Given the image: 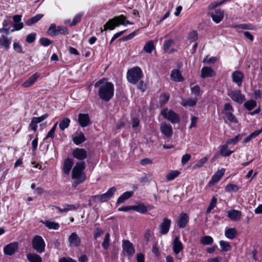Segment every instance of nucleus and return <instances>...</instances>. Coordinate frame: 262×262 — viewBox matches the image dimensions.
I'll list each match as a JSON object with an SVG mask.
<instances>
[{
	"label": "nucleus",
	"instance_id": "c03bdc74",
	"mask_svg": "<svg viewBox=\"0 0 262 262\" xmlns=\"http://www.w3.org/2000/svg\"><path fill=\"white\" fill-rule=\"evenodd\" d=\"M213 239L212 237L210 236H204L201 239V243L204 245H209L212 244Z\"/></svg>",
	"mask_w": 262,
	"mask_h": 262
},
{
	"label": "nucleus",
	"instance_id": "f8f14e48",
	"mask_svg": "<svg viewBox=\"0 0 262 262\" xmlns=\"http://www.w3.org/2000/svg\"><path fill=\"white\" fill-rule=\"evenodd\" d=\"M161 132L166 138H170L173 133L172 128L170 124L162 122L160 124V127Z\"/></svg>",
	"mask_w": 262,
	"mask_h": 262
},
{
	"label": "nucleus",
	"instance_id": "c85d7f7f",
	"mask_svg": "<svg viewBox=\"0 0 262 262\" xmlns=\"http://www.w3.org/2000/svg\"><path fill=\"white\" fill-rule=\"evenodd\" d=\"M237 234V232L235 228H231L226 229L225 235L229 239H232L234 238Z\"/></svg>",
	"mask_w": 262,
	"mask_h": 262
},
{
	"label": "nucleus",
	"instance_id": "393cba45",
	"mask_svg": "<svg viewBox=\"0 0 262 262\" xmlns=\"http://www.w3.org/2000/svg\"><path fill=\"white\" fill-rule=\"evenodd\" d=\"M11 43V38H8L7 37L2 35L0 37V47L8 50L10 48Z\"/></svg>",
	"mask_w": 262,
	"mask_h": 262
},
{
	"label": "nucleus",
	"instance_id": "a211bd4d",
	"mask_svg": "<svg viewBox=\"0 0 262 262\" xmlns=\"http://www.w3.org/2000/svg\"><path fill=\"white\" fill-rule=\"evenodd\" d=\"M78 122L80 125L84 127L91 123L90 119L88 114H79L78 115Z\"/></svg>",
	"mask_w": 262,
	"mask_h": 262
},
{
	"label": "nucleus",
	"instance_id": "3c124183",
	"mask_svg": "<svg viewBox=\"0 0 262 262\" xmlns=\"http://www.w3.org/2000/svg\"><path fill=\"white\" fill-rule=\"evenodd\" d=\"M174 43V41L172 39H169L165 40L163 45V48L165 52L167 51L170 47Z\"/></svg>",
	"mask_w": 262,
	"mask_h": 262
},
{
	"label": "nucleus",
	"instance_id": "4468645a",
	"mask_svg": "<svg viewBox=\"0 0 262 262\" xmlns=\"http://www.w3.org/2000/svg\"><path fill=\"white\" fill-rule=\"evenodd\" d=\"M232 79L233 82L237 84L238 86L242 85L244 78V74L239 71H235L232 74Z\"/></svg>",
	"mask_w": 262,
	"mask_h": 262
},
{
	"label": "nucleus",
	"instance_id": "c756f323",
	"mask_svg": "<svg viewBox=\"0 0 262 262\" xmlns=\"http://www.w3.org/2000/svg\"><path fill=\"white\" fill-rule=\"evenodd\" d=\"M133 191H126L123 193L117 200V204L123 203L125 200L129 199L133 195Z\"/></svg>",
	"mask_w": 262,
	"mask_h": 262
},
{
	"label": "nucleus",
	"instance_id": "6ab92c4d",
	"mask_svg": "<svg viewBox=\"0 0 262 262\" xmlns=\"http://www.w3.org/2000/svg\"><path fill=\"white\" fill-rule=\"evenodd\" d=\"M14 22L13 27L14 29L12 30V32L14 31H18L21 30L24 27V24L21 22V16L20 15H15L13 17Z\"/></svg>",
	"mask_w": 262,
	"mask_h": 262
},
{
	"label": "nucleus",
	"instance_id": "052dcab7",
	"mask_svg": "<svg viewBox=\"0 0 262 262\" xmlns=\"http://www.w3.org/2000/svg\"><path fill=\"white\" fill-rule=\"evenodd\" d=\"M234 28H239V29H242L244 30H254V27H250V26L248 24H240L238 25H236L233 27Z\"/></svg>",
	"mask_w": 262,
	"mask_h": 262
},
{
	"label": "nucleus",
	"instance_id": "412c9836",
	"mask_svg": "<svg viewBox=\"0 0 262 262\" xmlns=\"http://www.w3.org/2000/svg\"><path fill=\"white\" fill-rule=\"evenodd\" d=\"M242 212L241 211L231 209L228 211L227 216L232 221H237L241 220L242 217Z\"/></svg>",
	"mask_w": 262,
	"mask_h": 262
},
{
	"label": "nucleus",
	"instance_id": "0e129e2a",
	"mask_svg": "<svg viewBox=\"0 0 262 262\" xmlns=\"http://www.w3.org/2000/svg\"><path fill=\"white\" fill-rule=\"evenodd\" d=\"M103 233L104 231L102 229L97 228L94 231V238L96 239L97 238L101 236Z\"/></svg>",
	"mask_w": 262,
	"mask_h": 262
},
{
	"label": "nucleus",
	"instance_id": "bb28decb",
	"mask_svg": "<svg viewBox=\"0 0 262 262\" xmlns=\"http://www.w3.org/2000/svg\"><path fill=\"white\" fill-rule=\"evenodd\" d=\"M38 76L39 75L37 74V73H35L30 76L26 81H25L22 84V86L24 88H28L30 86L35 82Z\"/></svg>",
	"mask_w": 262,
	"mask_h": 262
},
{
	"label": "nucleus",
	"instance_id": "5701e85b",
	"mask_svg": "<svg viewBox=\"0 0 262 262\" xmlns=\"http://www.w3.org/2000/svg\"><path fill=\"white\" fill-rule=\"evenodd\" d=\"M170 79L171 80L176 82H182L184 80L180 71L178 69H174L171 71Z\"/></svg>",
	"mask_w": 262,
	"mask_h": 262
},
{
	"label": "nucleus",
	"instance_id": "dca6fc26",
	"mask_svg": "<svg viewBox=\"0 0 262 262\" xmlns=\"http://www.w3.org/2000/svg\"><path fill=\"white\" fill-rule=\"evenodd\" d=\"M213 21L218 24L220 23L224 18V12L221 9H217L214 13L210 14Z\"/></svg>",
	"mask_w": 262,
	"mask_h": 262
},
{
	"label": "nucleus",
	"instance_id": "6e6d98bb",
	"mask_svg": "<svg viewBox=\"0 0 262 262\" xmlns=\"http://www.w3.org/2000/svg\"><path fill=\"white\" fill-rule=\"evenodd\" d=\"M82 16V13H79L77 14L73 19V20L72 23L70 24V26H75L78 23H79L81 19V17Z\"/></svg>",
	"mask_w": 262,
	"mask_h": 262
},
{
	"label": "nucleus",
	"instance_id": "f257e3e1",
	"mask_svg": "<svg viewBox=\"0 0 262 262\" xmlns=\"http://www.w3.org/2000/svg\"><path fill=\"white\" fill-rule=\"evenodd\" d=\"M94 86L98 89V94L101 100L108 102L113 97L114 86L107 79L103 78L99 80L95 83Z\"/></svg>",
	"mask_w": 262,
	"mask_h": 262
},
{
	"label": "nucleus",
	"instance_id": "338daca9",
	"mask_svg": "<svg viewBox=\"0 0 262 262\" xmlns=\"http://www.w3.org/2000/svg\"><path fill=\"white\" fill-rule=\"evenodd\" d=\"M191 91L195 96H199L200 92V89L198 85H196L191 88Z\"/></svg>",
	"mask_w": 262,
	"mask_h": 262
},
{
	"label": "nucleus",
	"instance_id": "c9c22d12",
	"mask_svg": "<svg viewBox=\"0 0 262 262\" xmlns=\"http://www.w3.org/2000/svg\"><path fill=\"white\" fill-rule=\"evenodd\" d=\"M133 210H135L141 213H145L147 211L146 207L143 204L133 206Z\"/></svg>",
	"mask_w": 262,
	"mask_h": 262
},
{
	"label": "nucleus",
	"instance_id": "37998d69",
	"mask_svg": "<svg viewBox=\"0 0 262 262\" xmlns=\"http://www.w3.org/2000/svg\"><path fill=\"white\" fill-rule=\"evenodd\" d=\"M180 172L178 170H172L169 172L166 176L167 181H171L179 176Z\"/></svg>",
	"mask_w": 262,
	"mask_h": 262
},
{
	"label": "nucleus",
	"instance_id": "4c0bfd02",
	"mask_svg": "<svg viewBox=\"0 0 262 262\" xmlns=\"http://www.w3.org/2000/svg\"><path fill=\"white\" fill-rule=\"evenodd\" d=\"M155 49V46L153 41H147L143 48L144 51L147 53H151Z\"/></svg>",
	"mask_w": 262,
	"mask_h": 262
},
{
	"label": "nucleus",
	"instance_id": "e2e57ef3",
	"mask_svg": "<svg viewBox=\"0 0 262 262\" xmlns=\"http://www.w3.org/2000/svg\"><path fill=\"white\" fill-rule=\"evenodd\" d=\"M191 155L189 154H186L182 156L181 163L182 165L186 164L191 159Z\"/></svg>",
	"mask_w": 262,
	"mask_h": 262
},
{
	"label": "nucleus",
	"instance_id": "473e14b6",
	"mask_svg": "<svg viewBox=\"0 0 262 262\" xmlns=\"http://www.w3.org/2000/svg\"><path fill=\"white\" fill-rule=\"evenodd\" d=\"M46 227L50 230H57L59 228V225L57 223L51 222L50 221H45L42 222Z\"/></svg>",
	"mask_w": 262,
	"mask_h": 262
},
{
	"label": "nucleus",
	"instance_id": "b1692460",
	"mask_svg": "<svg viewBox=\"0 0 262 262\" xmlns=\"http://www.w3.org/2000/svg\"><path fill=\"white\" fill-rule=\"evenodd\" d=\"M183 249L182 242L180 241L179 237L176 236L173 242V250L176 254H178Z\"/></svg>",
	"mask_w": 262,
	"mask_h": 262
},
{
	"label": "nucleus",
	"instance_id": "ea45409f",
	"mask_svg": "<svg viewBox=\"0 0 262 262\" xmlns=\"http://www.w3.org/2000/svg\"><path fill=\"white\" fill-rule=\"evenodd\" d=\"M220 245L221 248V251L222 252H227L231 250V246L229 242L221 241Z\"/></svg>",
	"mask_w": 262,
	"mask_h": 262
},
{
	"label": "nucleus",
	"instance_id": "774afa93",
	"mask_svg": "<svg viewBox=\"0 0 262 262\" xmlns=\"http://www.w3.org/2000/svg\"><path fill=\"white\" fill-rule=\"evenodd\" d=\"M13 49L18 53H23V50L21 46L19 45V43L17 42H14L13 43Z\"/></svg>",
	"mask_w": 262,
	"mask_h": 262
},
{
	"label": "nucleus",
	"instance_id": "aec40b11",
	"mask_svg": "<svg viewBox=\"0 0 262 262\" xmlns=\"http://www.w3.org/2000/svg\"><path fill=\"white\" fill-rule=\"evenodd\" d=\"M73 164L74 162L73 159L71 158H67L63 163L62 168L63 172L67 175H69L73 166Z\"/></svg>",
	"mask_w": 262,
	"mask_h": 262
},
{
	"label": "nucleus",
	"instance_id": "8fccbe9b",
	"mask_svg": "<svg viewBox=\"0 0 262 262\" xmlns=\"http://www.w3.org/2000/svg\"><path fill=\"white\" fill-rule=\"evenodd\" d=\"M197 99H188L184 101H183L182 103V104L185 106H193L195 105L197 102Z\"/></svg>",
	"mask_w": 262,
	"mask_h": 262
},
{
	"label": "nucleus",
	"instance_id": "72a5a7b5",
	"mask_svg": "<svg viewBox=\"0 0 262 262\" xmlns=\"http://www.w3.org/2000/svg\"><path fill=\"white\" fill-rule=\"evenodd\" d=\"M27 259L30 262H42L41 257L35 253H29L27 255Z\"/></svg>",
	"mask_w": 262,
	"mask_h": 262
},
{
	"label": "nucleus",
	"instance_id": "e433bc0d",
	"mask_svg": "<svg viewBox=\"0 0 262 262\" xmlns=\"http://www.w3.org/2000/svg\"><path fill=\"white\" fill-rule=\"evenodd\" d=\"M225 118L227 119L229 121L232 123H237V120L233 114V112H226L224 113Z\"/></svg>",
	"mask_w": 262,
	"mask_h": 262
},
{
	"label": "nucleus",
	"instance_id": "49530a36",
	"mask_svg": "<svg viewBox=\"0 0 262 262\" xmlns=\"http://www.w3.org/2000/svg\"><path fill=\"white\" fill-rule=\"evenodd\" d=\"M216 203L217 199L215 197L213 196L212 198L211 202L209 204V205L206 210V212L207 214H209L211 211V210L216 206Z\"/></svg>",
	"mask_w": 262,
	"mask_h": 262
},
{
	"label": "nucleus",
	"instance_id": "39448f33",
	"mask_svg": "<svg viewBox=\"0 0 262 262\" xmlns=\"http://www.w3.org/2000/svg\"><path fill=\"white\" fill-rule=\"evenodd\" d=\"M161 115L172 124L178 123L180 120V118L178 114L172 110H169L167 108L161 110Z\"/></svg>",
	"mask_w": 262,
	"mask_h": 262
},
{
	"label": "nucleus",
	"instance_id": "603ef678",
	"mask_svg": "<svg viewBox=\"0 0 262 262\" xmlns=\"http://www.w3.org/2000/svg\"><path fill=\"white\" fill-rule=\"evenodd\" d=\"M169 96L167 94H163L160 96L159 103L161 105L165 104L169 100Z\"/></svg>",
	"mask_w": 262,
	"mask_h": 262
},
{
	"label": "nucleus",
	"instance_id": "423d86ee",
	"mask_svg": "<svg viewBox=\"0 0 262 262\" xmlns=\"http://www.w3.org/2000/svg\"><path fill=\"white\" fill-rule=\"evenodd\" d=\"M32 247L38 253H41L45 250V243L42 237L36 235L32 239Z\"/></svg>",
	"mask_w": 262,
	"mask_h": 262
},
{
	"label": "nucleus",
	"instance_id": "5fc2aeb1",
	"mask_svg": "<svg viewBox=\"0 0 262 262\" xmlns=\"http://www.w3.org/2000/svg\"><path fill=\"white\" fill-rule=\"evenodd\" d=\"M208 159L206 157L201 159L196 164L193 166V168L197 169L201 167L207 161Z\"/></svg>",
	"mask_w": 262,
	"mask_h": 262
},
{
	"label": "nucleus",
	"instance_id": "4be33fe9",
	"mask_svg": "<svg viewBox=\"0 0 262 262\" xmlns=\"http://www.w3.org/2000/svg\"><path fill=\"white\" fill-rule=\"evenodd\" d=\"M225 169L224 168L217 170L212 176L209 182V185H211L217 183L224 174Z\"/></svg>",
	"mask_w": 262,
	"mask_h": 262
},
{
	"label": "nucleus",
	"instance_id": "7ed1b4c3",
	"mask_svg": "<svg viewBox=\"0 0 262 262\" xmlns=\"http://www.w3.org/2000/svg\"><path fill=\"white\" fill-rule=\"evenodd\" d=\"M142 77V71L138 67H135L128 70L126 74L127 80L133 84L137 83Z\"/></svg>",
	"mask_w": 262,
	"mask_h": 262
},
{
	"label": "nucleus",
	"instance_id": "a19ab883",
	"mask_svg": "<svg viewBox=\"0 0 262 262\" xmlns=\"http://www.w3.org/2000/svg\"><path fill=\"white\" fill-rule=\"evenodd\" d=\"M110 235L108 233H107L105 235L102 244V246L104 250H107L108 249V248L110 247Z\"/></svg>",
	"mask_w": 262,
	"mask_h": 262
},
{
	"label": "nucleus",
	"instance_id": "4d7b16f0",
	"mask_svg": "<svg viewBox=\"0 0 262 262\" xmlns=\"http://www.w3.org/2000/svg\"><path fill=\"white\" fill-rule=\"evenodd\" d=\"M225 190L227 191H234L235 192H236L238 190V187L237 185L232 184H228L225 187Z\"/></svg>",
	"mask_w": 262,
	"mask_h": 262
},
{
	"label": "nucleus",
	"instance_id": "9b49d317",
	"mask_svg": "<svg viewBox=\"0 0 262 262\" xmlns=\"http://www.w3.org/2000/svg\"><path fill=\"white\" fill-rule=\"evenodd\" d=\"M171 225V220L168 218H164L159 225V231L161 234H166L169 230Z\"/></svg>",
	"mask_w": 262,
	"mask_h": 262
},
{
	"label": "nucleus",
	"instance_id": "a878e982",
	"mask_svg": "<svg viewBox=\"0 0 262 262\" xmlns=\"http://www.w3.org/2000/svg\"><path fill=\"white\" fill-rule=\"evenodd\" d=\"M215 75L214 71L212 68L205 67H203L201 70V77L205 78L208 77H211Z\"/></svg>",
	"mask_w": 262,
	"mask_h": 262
},
{
	"label": "nucleus",
	"instance_id": "58836bf2",
	"mask_svg": "<svg viewBox=\"0 0 262 262\" xmlns=\"http://www.w3.org/2000/svg\"><path fill=\"white\" fill-rule=\"evenodd\" d=\"M262 132V128L260 130H256L253 133L250 134L248 137H247L243 140L244 143H246L249 142L252 139L255 138L258 135H259Z\"/></svg>",
	"mask_w": 262,
	"mask_h": 262
},
{
	"label": "nucleus",
	"instance_id": "f03ea898",
	"mask_svg": "<svg viewBox=\"0 0 262 262\" xmlns=\"http://www.w3.org/2000/svg\"><path fill=\"white\" fill-rule=\"evenodd\" d=\"M85 162H77L72 171V179L75 180L73 185L76 187L78 184L83 183L86 180V176L83 171L85 169Z\"/></svg>",
	"mask_w": 262,
	"mask_h": 262
},
{
	"label": "nucleus",
	"instance_id": "13d9d810",
	"mask_svg": "<svg viewBox=\"0 0 262 262\" xmlns=\"http://www.w3.org/2000/svg\"><path fill=\"white\" fill-rule=\"evenodd\" d=\"M188 39L190 41H194L198 39V33L195 31H193L191 32L188 36Z\"/></svg>",
	"mask_w": 262,
	"mask_h": 262
},
{
	"label": "nucleus",
	"instance_id": "de8ad7c7",
	"mask_svg": "<svg viewBox=\"0 0 262 262\" xmlns=\"http://www.w3.org/2000/svg\"><path fill=\"white\" fill-rule=\"evenodd\" d=\"M242 137L243 136L239 134L235 136L234 138L229 139L226 141L227 145L235 144L242 139Z\"/></svg>",
	"mask_w": 262,
	"mask_h": 262
},
{
	"label": "nucleus",
	"instance_id": "0eeeda50",
	"mask_svg": "<svg viewBox=\"0 0 262 262\" xmlns=\"http://www.w3.org/2000/svg\"><path fill=\"white\" fill-rule=\"evenodd\" d=\"M116 191L115 187L110 188L106 193L100 195H96L92 196L93 199H97L100 202H105L113 197Z\"/></svg>",
	"mask_w": 262,
	"mask_h": 262
},
{
	"label": "nucleus",
	"instance_id": "f3484780",
	"mask_svg": "<svg viewBox=\"0 0 262 262\" xmlns=\"http://www.w3.org/2000/svg\"><path fill=\"white\" fill-rule=\"evenodd\" d=\"M189 221V216L187 213H182L177 221V225L180 228H185Z\"/></svg>",
	"mask_w": 262,
	"mask_h": 262
},
{
	"label": "nucleus",
	"instance_id": "2f4dec72",
	"mask_svg": "<svg viewBox=\"0 0 262 262\" xmlns=\"http://www.w3.org/2000/svg\"><path fill=\"white\" fill-rule=\"evenodd\" d=\"M59 33L64 35L68 34V29L65 27H58L57 30L51 32L50 33V35L52 36H54L58 35Z\"/></svg>",
	"mask_w": 262,
	"mask_h": 262
},
{
	"label": "nucleus",
	"instance_id": "680f3d73",
	"mask_svg": "<svg viewBox=\"0 0 262 262\" xmlns=\"http://www.w3.org/2000/svg\"><path fill=\"white\" fill-rule=\"evenodd\" d=\"M39 42L41 45L45 47L49 46L52 43V41L50 39L45 37L41 38L39 39Z\"/></svg>",
	"mask_w": 262,
	"mask_h": 262
},
{
	"label": "nucleus",
	"instance_id": "7c9ffc66",
	"mask_svg": "<svg viewBox=\"0 0 262 262\" xmlns=\"http://www.w3.org/2000/svg\"><path fill=\"white\" fill-rule=\"evenodd\" d=\"M72 140L76 145H79L86 140L84 134L80 132L77 136L73 137Z\"/></svg>",
	"mask_w": 262,
	"mask_h": 262
},
{
	"label": "nucleus",
	"instance_id": "79ce46f5",
	"mask_svg": "<svg viewBox=\"0 0 262 262\" xmlns=\"http://www.w3.org/2000/svg\"><path fill=\"white\" fill-rule=\"evenodd\" d=\"M70 119L66 118L61 120L59 123V126L61 130H64L66 128H68L70 123Z\"/></svg>",
	"mask_w": 262,
	"mask_h": 262
},
{
	"label": "nucleus",
	"instance_id": "a18cd8bd",
	"mask_svg": "<svg viewBox=\"0 0 262 262\" xmlns=\"http://www.w3.org/2000/svg\"><path fill=\"white\" fill-rule=\"evenodd\" d=\"M256 105V102L254 100H248L244 103L245 107L249 111L252 110Z\"/></svg>",
	"mask_w": 262,
	"mask_h": 262
},
{
	"label": "nucleus",
	"instance_id": "cd10ccee",
	"mask_svg": "<svg viewBox=\"0 0 262 262\" xmlns=\"http://www.w3.org/2000/svg\"><path fill=\"white\" fill-rule=\"evenodd\" d=\"M43 15L42 14H37L36 16L32 17V18L26 20L25 23L26 25L31 26V25L37 23L43 17Z\"/></svg>",
	"mask_w": 262,
	"mask_h": 262
},
{
	"label": "nucleus",
	"instance_id": "2eb2a0df",
	"mask_svg": "<svg viewBox=\"0 0 262 262\" xmlns=\"http://www.w3.org/2000/svg\"><path fill=\"white\" fill-rule=\"evenodd\" d=\"M68 242L71 246L77 247L81 244V239L76 233L73 232L69 236Z\"/></svg>",
	"mask_w": 262,
	"mask_h": 262
},
{
	"label": "nucleus",
	"instance_id": "bf43d9fd",
	"mask_svg": "<svg viewBox=\"0 0 262 262\" xmlns=\"http://www.w3.org/2000/svg\"><path fill=\"white\" fill-rule=\"evenodd\" d=\"M36 36V34L35 33H32L28 34L26 37V41L29 43L33 42L35 40Z\"/></svg>",
	"mask_w": 262,
	"mask_h": 262
},
{
	"label": "nucleus",
	"instance_id": "69168bd1",
	"mask_svg": "<svg viewBox=\"0 0 262 262\" xmlns=\"http://www.w3.org/2000/svg\"><path fill=\"white\" fill-rule=\"evenodd\" d=\"M34 117L32 118L31 120V123L30 124V127L34 131H36L37 130V124L38 123Z\"/></svg>",
	"mask_w": 262,
	"mask_h": 262
},
{
	"label": "nucleus",
	"instance_id": "20e7f679",
	"mask_svg": "<svg viewBox=\"0 0 262 262\" xmlns=\"http://www.w3.org/2000/svg\"><path fill=\"white\" fill-rule=\"evenodd\" d=\"M125 20V16L123 15H120L118 16H115L112 19H110L105 25H104L103 31H106L107 30H113L116 27L119 26L120 25H125L123 22Z\"/></svg>",
	"mask_w": 262,
	"mask_h": 262
},
{
	"label": "nucleus",
	"instance_id": "ddd939ff",
	"mask_svg": "<svg viewBox=\"0 0 262 262\" xmlns=\"http://www.w3.org/2000/svg\"><path fill=\"white\" fill-rule=\"evenodd\" d=\"M122 247L128 258H131L135 253V249L133 244L129 241H124L123 242Z\"/></svg>",
	"mask_w": 262,
	"mask_h": 262
},
{
	"label": "nucleus",
	"instance_id": "864d4df0",
	"mask_svg": "<svg viewBox=\"0 0 262 262\" xmlns=\"http://www.w3.org/2000/svg\"><path fill=\"white\" fill-rule=\"evenodd\" d=\"M64 207H65L66 211L68 212L70 210H76L79 208L80 206L78 204L73 205L65 204Z\"/></svg>",
	"mask_w": 262,
	"mask_h": 262
},
{
	"label": "nucleus",
	"instance_id": "1a4fd4ad",
	"mask_svg": "<svg viewBox=\"0 0 262 262\" xmlns=\"http://www.w3.org/2000/svg\"><path fill=\"white\" fill-rule=\"evenodd\" d=\"M72 155L74 158L82 161L87 158L88 152L84 148H76L73 150Z\"/></svg>",
	"mask_w": 262,
	"mask_h": 262
},
{
	"label": "nucleus",
	"instance_id": "9d476101",
	"mask_svg": "<svg viewBox=\"0 0 262 262\" xmlns=\"http://www.w3.org/2000/svg\"><path fill=\"white\" fill-rule=\"evenodd\" d=\"M18 249V244L17 242H13L7 245L4 248V252L5 255H12Z\"/></svg>",
	"mask_w": 262,
	"mask_h": 262
},
{
	"label": "nucleus",
	"instance_id": "09e8293b",
	"mask_svg": "<svg viewBox=\"0 0 262 262\" xmlns=\"http://www.w3.org/2000/svg\"><path fill=\"white\" fill-rule=\"evenodd\" d=\"M57 122L55 123L52 127V128L49 131L47 135L45 138V140L47 139L48 138H51L52 139L54 138L55 137V132L56 128V126L57 125Z\"/></svg>",
	"mask_w": 262,
	"mask_h": 262
},
{
	"label": "nucleus",
	"instance_id": "6e6552de",
	"mask_svg": "<svg viewBox=\"0 0 262 262\" xmlns=\"http://www.w3.org/2000/svg\"><path fill=\"white\" fill-rule=\"evenodd\" d=\"M227 95L231 99L239 104H242L245 100V96L242 94L240 90L229 91L227 93Z\"/></svg>",
	"mask_w": 262,
	"mask_h": 262
},
{
	"label": "nucleus",
	"instance_id": "f704fd0d",
	"mask_svg": "<svg viewBox=\"0 0 262 262\" xmlns=\"http://www.w3.org/2000/svg\"><path fill=\"white\" fill-rule=\"evenodd\" d=\"M228 145L227 143L225 145H222L221 147L220 154L223 157H228L233 152L232 150H229L228 149Z\"/></svg>",
	"mask_w": 262,
	"mask_h": 262
}]
</instances>
